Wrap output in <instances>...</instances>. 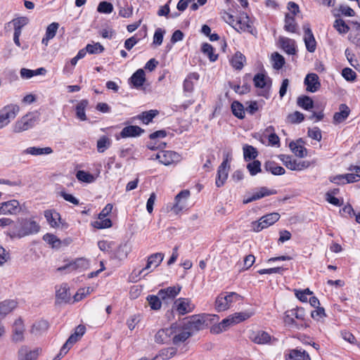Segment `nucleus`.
I'll return each mask as SVG.
<instances>
[{
    "mask_svg": "<svg viewBox=\"0 0 360 360\" xmlns=\"http://www.w3.org/2000/svg\"><path fill=\"white\" fill-rule=\"evenodd\" d=\"M40 226L32 218H19L17 222L10 227L6 234L11 238H22L37 233Z\"/></svg>",
    "mask_w": 360,
    "mask_h": 360,
    "instance_id": "nucleus-1",
    "label": "nucleus"
},
{
    "mask_svg": "<svg viewBox=\"0 0 360 360\" xmlns=\"http://www.w3.org/2000/svg\"><path fill=\"white\" fill-rule=\"evenodd\" d=\"M164 259V254L157 252L151 255L148 257L147 264L145 268L141 270L136 271V269L132 271L129 276V280L131 282H136L139 279V276L145 271L150 269L153 266L154 268L158 267Z\"/></svg>",
    "mask_w": 360,
    "mask_h": 360,
    "instance_id": "nucleus-2",
    "label": "nucleus"
},
{
    "mask_svg": "<svg viewBox=\"0 0 360 360\" xmlns=\"http://www.w3.org/2000/svg\"><path fill=\"white\" fill-rule=\"evenodd\" d=\"M280 215L277 212H272L262 217L258 221L251 223V229L255 232H259L262 229L273 225L278 221Z\"/></svg>",
    "mask_w": 360,
    "mask_h": 360,
    "instance_id": "nucleus-3",
    "label": "nucleus"
},
{
    "mask_svg": "<svg viewBox=\"0 0 360 360\" xmlns=\"http://www.w3.org/2000/svg\"><path fill=\"white\" fill-rule=\"evenodd\" d=\"M209 314H198L192 316L190 320L184 323L186 329L190 332L203 330L207 326Z\"/></svg>",
    "mask_w": 360,
    "mask_h": 360,
    "instance_id": "nucleus-4",
    "label": "nucleus"
},
{
    "mask_svg": "<svg viewBox=\"0 0 360 360\" xmlns=\"http://www.w3.org/2000/svg\"><path fill=\"white\" fill-rule=\"evenodd\" d=\"M19 106L10 104L4 107L0 110V129L8 125L11 120H13L19 112Z\"/></svg>",
    "mask_w": 360,
    "mask_h": 360,
    "instance_id": "nucleus-5",
    "label": "nucleus"
},
{
    "mask_svg": "<svg viewBox=\"0 0 360 360\" xmlns=\"http://www.w3.org/2000/svg\"><path fill=\"white\" fill-rule=\"evenodd\" d=\"M37 121V116L35 113L30 112L23 116L18 120L14 127V131L20 133L32 128Z\"/></svg>",
    "mask_w": 360,
    "mask_h": 360,
    "instance_id": "nucleus-6",
    "label": "nucleus"
},
{
    "mask_svg": "<svg viewBox=\"0 0 360 360\" xmlns=\"http://www.w3.org/2000/svg\"><path fill=\"white\" fill-rule=\"evenodd\" d=\"M233 27L238 32H246L252 34L257 33L256 29L253 27L251 20L245 13L240 14V16L236 21L235 25H233Z\"/></svg>",
    "mask_w": 360,
    "mask_h": 360,
    "instance_id": "nucleus-7",
    "label": "nucleus"
},
{
    "mask_svg": "<svg viewBox=\"0 0 360 360\" xmlns=\"http://www.w3.org/2000/svg\"><path fill=\"white\" fill-rule=\"evenodd\" d=\"M229 153H227L225 155V158L221 165L219 166L217 169V174L215 181V184L217 187H221L225 184L229 174V170L230 166L229 165Z\"/></svg>",
    "mask_w": 360,
    "mask_h": 360,
    "instance_id": "nucleus-8",
    "label": "nucleus"
},
{
    "mask_svg": "<svg viewBox=\"0 0 360 360\" xmlns=\"http://www.w3.org/2000/svg\"><path fill=\"white\" fill-rule=\"evenodd\" d=\"M238 296L236 292H230L227 295L220 294L215 301V308L217 311H223L229 309L233 302V298H237Z\"/></svg>",
    "mask_w": 360,
    "mask_h": 360,
    "instance_id": "nucleus-9",
    "label": "nucleus"
},
{
    "mask_svg": "<svg viewBox=\"0 0 360 360\" xmlns=\"http://www.w3.org/2000/svg\"><path fill=\"white\" fill-rule=\"evenodd\" d=\"M174 333H175L174 323L169 328L159 330L155 335V340L160 344H171L172 343Z\"/></svg>",
    "mask_w": 360,
    "mask_h": 360,
    "instance_id": "nucleus-10",
    "label": "nucleus"
},
{
    "mask_svg": "<svg viewBox=\"0 0 360 360\" xmlns=\"http://www.w3.org/2000/svg\"><path fill=\"white\" fill-rule=\"evenodd\" d=\"M174 307L179 314L184 315L191 312L194 309L195 305L190 299L180 297L174 302Z\"/></svg>",
    "mask_w": 360,
    "mask_h": 360,
    "instance_id": "nucleus-11",
    "label": "nucleus"
},
{
    "mask_svg": "<svg viewBox=\"0 0 360 360\" xmlns=\"http://www.w3.org/2000/svg\"><path fill=\"white\" fill-rule=\"evenodd\" d=\"M89 261L84 258H77L75 261H72L63 266L57 269L58 271H62L65 270L75 271V270H84L89 267Z\"/></svg>",
    "mask_w": 360,
    "mask_h": 360,
    "instance_id": "nucleus-12",
    "label": "nucleus"
},
{
    "mask_svg": "<svg viewBox=\"0 0 360 360\" xmlns=\"http://www.w3.org/2000/svg\"><path fill=\"white\" fill-rule=\"evenodd\" d=\"M174 324L175 333L173 335L172 344L177 345L186 341L191 335V332L187 330L186 328H184L177 323Z\"/></svg>",
    "mask_w": 360,
    "mask_h": 360,
    "instance_id": "nucleus-13",
    "label": "nucleus"
},
{
    "mask_svg": "<svg viewBox=\"0 0 360 360\" xmlns=\"http://www.w3.org/2000/svg\"><path fill=\"white\" fill-rule=\"evenodd\" d=\"M179 158L178 153L171 150L161 151L156 155V158L159 160L160 162L165 165H169L174 162H177Z\"/></svg>",
    "mask_w": 360,
    "mask_h": 360,
    "instance_id": "nucleus-14",
    "label": "nucleus"
},
{
    "mask_svg": "<svg viewBox=\"0 0 360 360\" xmlns=\"http://www.w3.org/2000/svg\"><path fill=\"white\" fill-rule=\"evenodd\" d=\"M304 83L307 86V91L311 93L317 91L321 87L319 76L315 73L307 74Z\"/></svg>",
    "mask_w": 360,
    "mask_h": 360,
    "instance_id": "nucleus-15",
    "label": "nucleus"
},
{
    "mask_svg": "<svg viewBox=\"0 0 360 360\" xmlns=\"http://www.w3.org/2000/svg\"><path fill=\"white\" fill-rule=\"evenodd\" d=\"M190 195V192L188 190H184L178 193L175 197V204L172 207V210L178 214L182 211L186 207V201Z\"/></svg>",
    "mask_w": 360,
    "mask_h": 360,
    "instance_id": "nucleus-16",
    "label": "nucleus"
},
{
    "mask_svg": "<svg viewBox=\"0 0 360 360\" xmlns=\"http://www.w3.org/2000/svg\"><path fill=\"white\" fill-rule=\"evenodd\" d=\"M39 351V348L31 350L27 346H22L18 351V360H37Z\"/></svg>",
    "mask_w": 360,
    "mask_h": 360,
    "instance_id": "nucleus-17",
    "label": "nucleus"
},
{
    "mask_svg": "<svg viewBox=\"0 0 360 360\" xmlns=\"http://www.w3.org/2000/svg\"><path fill=\"white\" fill-rule=\"evenodd\" d=\"M181 289V287L179 285L169 286L160 290L158 295L162 300H173L179 294Z\"/></svg>",
    "mask_w": 360,
    "mask_h": 360,
    "instance_id": "nucleus-18",
    "label": "nucleus"
},
{
    "mask_svg": "<svg viewBox=\"0 0 360 360\" xmlns=\"http://www.w3.org/2000/svg\"><path fill=\"white\" fill-rule=\"evenodd\" d=\"M284 354L286 360H311L309 354L302 349H289Z\"/></svg>",
    "mask_w": 360,
    "mask_h": 360,
    "instance_id": "nucleus-19",
    "label": "nucleus"
},
{
    "mask_svg": "<svg viewBox=\"0 0 360 360\" xmlns=\"http://www.w3.org/2000/svg\"><path fill=\"white\" fill-rule=\"evenodd\" d=\"M144 129L136 125H130L125 127L121 131L120 136L121 138L126 139L129 137H138L144 133Z\"/></svg>",
    "mask_w": 360,
    "mask_h": 360,
    "instance_id": "nucleus-20",
    "label": "nucleus"
},
{
    "mask_svg": "<svg viewBox=\"0 0 360 360\" xmlns=\"http://www.w3.org/2000/svg\"><path fill=\"white\" fill-rule=\"evenodd\" d=\"M304 41L307 50L313 53L316 50V42L314 39L311 30L308 26H304Z\"/></svg>",
    "mask_w": 360,
    "mask_h": 360,
    "instance_id": "nucleus-21",
    "label": "nucleus"
},
{
    "mask_svg": "<svg viewBox=\"0 0 360 360\" xmlns=\"http://www.w3.org/2000/svg\"><path fill=\"white\" fill-rule=\"evenodd\" d=\"M44 217L52 228H58L60 223V214L55 210H47L44 211Z\"/></svg>",
    "mask_w": 360,
    "mask_h": 360,
    "instance_id": "nucleus-22",
    "label": "nucleus"
},
{
    "mask_svg": "<svg viewBox=\"0 0 360 360\" xmlns=\"http://www.w3.org/2000/svg\"><path fill=\"white\" fill-rule=\"evenodd\" d=\"M250 338L256 344L264 345L270 342L271 337L268 333L259 330L257 332H253Z\"/></svg>",
    "mask_w": 360,
    "mask_h": 360,
    "instance_id": "nucleus-23",
    "label": "nucleus"
},
{
    "mask_svg": "<svg viewBox=\"0 0 360 360\" xmlns=\"http://www.w3.org/2000/svg\"><path fill=\"white\" fill-rule=\"evenodd\" d=\"M146 75L143 69L137 70L130 77V83L136 89L142 86L146 81Z\"/></svg>",
    "mask_w": 360,
    "mask_h": 360,
    "instance_id": "nucleus-24",
    "label": "nucleus"
},
{
    "mask_svg": "<svg viewBox=\"0 0 360 360\" xmlns=\"http://www.w3.org/2000/svg\"><path fill=\"white\" fill-rule=\"evenodd\" d=\"M253 82L257 88H269L271 85V79L264 73H257L253 78Z\"/></svg>",
    "mask_w": 360,
    "mask_h": 360,
    "instance_id": "nucleus-25",
    "label": "nucleus"
},
{
    "mask_svg": "<svg viewBox=\"0 0 360 360\" xmlns=\"http://www.w3.org/2000/svg\"><path fill=\"white\" fill-rule=\"evenodd\" d=\"M199 74L197 72L189 73L184 81L183 88L184 92L191 93L194 89V82L199 79Z\"/></svg>",
    "mask_w": 360,
    "mask_h": 360,
    "instance_id": "nucleus-26",
    "label": "nucleus"
},
{
    "mask_svg": "<svg viewBox=\"0 0 360 360\" xmlns=\"http://www.w3.org/2000/svg\"><path fill=\"white\" fill-rule=\"evenodd\" d=\"M53 153V149L51 147L39 148V147H29L24 150L22 153L24 155H31L33 156L49 155Z\"/></svg>",
    "mask_w": 360,
    "mask_h": 360,
    "instance_id": "nucleus-27",
    "label": "nucleus"
},
{
    "mask_svg": "<svg viewBox=\"0 0 360 360\" xmlns=\"http://www.w3.org/2000/svg\"><path fill=\"white\" fill-rule=\"evenodd\" d=\"M279 42L281 48L289 55L295 54V41L287 37H280Z\"/></svg>",
    "mask_w": 360,
    "mask_h": 360,
    "instance_id": "nucleus-28",
    "label": "nucleus"
},
{
    "mask_svg": "<svg viewBox=\"0 0 360 360\" xmlns=\"http://www.w3.org/2000/svg\"><path fill=\"white\" fill-rule=\"evenodd\" d=\"M234 324L232 316H229L228 318L223 319L218 325L213 326L211 328V332L214 334H218L226 330L228 328Z\"/></svg>",
    "mask_w": 360,
    "mask_h": 360,
    "instance_id": "nucleus-29",
    "label": "nucleus"
},
{
    "mask_svg": "<svg viewBox=\"0 0 360 360\" xmlns=\"http://www.w3.org/2000/svg\"><path fill=\"white\" fill-rule=\"evenodd\" d=\"M58 27L59 24L58 22H52L46 27L45 36L41 40L43 44L47 45L49 40L56 36Z\"/></svg>",
    "mask_w": 360,
    "mask_h": 360,
    "instance_id": "nucleus-30",
    "label": "nucleus"
},
{
    "mask_svg": "<svg viewBox=\"0 0 360 360\" xmlns=\"http://www.w3.org/2000/svg\"><path fill=\"white\" fill-rule=\"evenodd\" d=\"M24 332V326L22 323V321L19 319H17L14 323L13 326V340L15 342L22 341L24 338L23 337Z\"/></svg>",
    "mask_w": 360,
    "mask_h": 360,
    "instance_id": "nucleus-31",
    "label": "nucleus"
},
{
    "mask_svg": "<svg viewBox=\"0 0 360 360\" xmlns=\"http://www.w3.org/2000/svg\"><path fill=\"white\" fill-rule=\"evenodd\" d=\"M350 110L346 104L340 105V112H337L333 115V120L335 123H341L349 116Z\"/></svg>",
    "mask_w": 360,
    "mask_h": 360,
    "instance_id": "nucleus-32",
    "label": "nucleus"
},
{
    "mask_svg": "<svg viewBox=\"0 0 360 360\" xmlns=\"http://www.w3.org/2000/svg\"><path fill=\"white\" fill-rule=\"evenodd\" d=\"M264 167L266 172H271L274 175H282L285 172L283 167L279 166L274 161L266 162Z\"/></svg>",
    "mask_w": 360,
    "mask_h": 360,
    "instance_id": "nucleus-33",
    "label": "nucleus"
},
{
    "mask_svg": "<svg viewBox=\"0 0 360 360\" xmlns=\"http://www.w3.org/2000/svg\"><path fill=\"white\" fill-rule=\"evenodd\" d=\"M302 142V139H299L297 142H290L289 146L292 153L297 157L304 158L307 156V150L306 148L300 145L299 143Z\"/></svg>",
    "mask_w": 360,
    "mask_h": 360,
    "instance_id": "nucleus-34",
    "label": "nucleus"
},
{
    "mask_svg": "<svg viewBox=\"0 0 360 360\" xmlns=\"http://www.w3.org/2000/svg\"><path fill=\"white\" fill-rule=\"evenodd\" d=\"M20 204L16 200L4 202V214H15L20 211Z\"/></svg>",
    "mask_w": 360,
    "mask_h": 360,
    "instance_id": "nucleus-35",
    "label": "nucleus"
},
{
    "mask_svg": "<svg viewBox=\"0 0 360 360\" xmlns=\"http://www.w3.org/2000/svg\"><path fill=\"white\" fill-rule=\"evenodd\" d=\"M86 328L83 325H79L73 334H72L66 341V345L72 346L84 333Z\"/></svg>",
    "mask_w": 360,
    "mask_h": 360,
    "instance_id": "nucleus-36",
    "label": "nucleus"
},
{
    "mask_svg": "<svg viewBox=\"0 0 360 360\" xmlns=\"http://www.w3.org/2000/svg\"><path fill=\"white\" fill-rule=\"evenodd\" d=\"M284 322L288 326H289L292 328H294L295 329H297V330L306 328L309 326V325L306 322L301 323H298L297 322H296L295 321L293 316L290 315L289 311H288L285 313V316L284 317Z\"/></svg>",
    "mask_w": 360,
    "mask_h": 360,
    "instance_id": "nucleus-37",
    "label": "nucleus"
},
{
    "mask_svg": "<svg viewBox=\"0 0 360 360\" xmlns=\"http://www.w3.org/2000/svg\"><path fill=\"white\" fill-rule=\"evenodd\" d=\"M46 72V70L44 68H39L34 70L27 68H22L20 70V76L25 79H30L34 76L45 75Z\"/></svg>",
    "mask_w": 360,
    "mask_h": 360,
    "instance_id": "nucleus-38",
    "label": "nucleus"
},
{
    "mask_svg": "<svg viewBox=\"0 0 360 360\" xmlns=\"http://www.w3.org/2000/svg\"><path fill=\"white\" fill-rule=\"evenodd\" d=\"M89 101L86 99H84L80 101L76 105V116L79 120L82 121L86 120L85 109L87 107Z\"/></svg>",
    "mask_w": 360,
    "mask_h": 360,
    "instance_id": "nucleus-39",
    "label": "nucleus"
},
{
    "mask_svg": "<svg viewBox=\"0 0 360 360\" xmlns=\"http://www.w3.org/2000/svg\"><path fill=\"white\" fill-rule=\"evenodd\" d=\"M112 144V140L107 136H102L97 141L96 148L98 153H103L108 149Z\"/></svg>",
    "mask_w": 360,
    "mask_h": 360,
    "instance_id": "nucleus-40",
    "label": "nucleus"
},
{
    "mask_svg": "<svg viewBox=\"0 0 360 360\" xmlns=\"http://www.w3.org/2000/svg\"><path fill=\"white\" fill-rule=\"evenodd\" d=\"M245 57L240 52H236L231 60L232 66L236 70H241L244 65Z\"/></svg>",
    "mask_w": 360,
    "mask_h": 360,
    "instance_id": "nucleus-41",
    "label": "nucleus"
},
{
    "mask_svg": "<svg viewBox=\"0 0 360 360\" xmlns=\"http://www.w3.org/2000/svg\"><path fill=\"white\" fill-rule=\"evenodd\" d=\"M16 307V302L13 300H6L0 303V317L10 313Z\"/></svg>",
    "mask_w": 360,
    "mask_h": 360,
    "instance_id": "nucleus-42",
    "label": "nucleus"
},
{
    "mask_svg": "<svg viewBox=\"0 0 360 360\" xmlns=\"http://www.w3.org/2000/svg\"><path fill=\"white\" fill-rule=\"evenodd\" d=\"M158 114V111L157 110H150L148 111L143 112L141 114L139 115L136 118L141 120L143 124H148L150 122H152L153 119Z\"/></svg>",
    "mask_w": 360,
    "mask_h": 360,
    "instance_id": "nucleus-43",
    "label": "nucleus"
},
{
    "mask_svg": "<svg viewBox=\"0 0 360 360\" xmlns=\"http://www.w3.org/2000/svg\"><path fill=\"white\" fill-rule=\"evenodd\" d=\"M231 110L233 114L238 119H243L245 117V108L242 103L239 101H235L231 104Z\"/></svg>",
    "mask_w": 360,
    "mask_h": 360,
    "instance_id": "nucleus-44",
    "label": "nucleus"
},
{
    "mask_svg": "<svg viewBox=\"0 0 360 360\" xmlns=\"http://www.w3.org/2000/svg\"><path fill=\"white\" fill-rule=\"evenodd\" d=\"M56 298L64 302H67L70 300V294L68 292L66 284L62 285L56 290Z\"/></svg>",
    "mask_w": 360,
    "mask_h": 360,
    "instance_id": "nucleus-45",
    "label": "nucleus"
},
{
    "mask_svg": "<svg viewBox=\"0 0 360 360\" xmlns=\"http://www.w3.org/2000/svg\"><path fill=\"white\" fill-rule=\"evenodd\" d=\"M202 52L206 55L210 61H215L217 60L218 55L214 53V48L208 43H204L201 47Z\"/></svg>",
    "mask_w": 360,
    "mask_h": 360,
    "instance_id": "nucleus-46",
    "label": "nucleus"
},
{
    "mask_svg": "<svg viewBox=\"0 0 360 360\" xmlns=\"http://www.w3.org/2000/svg\"><path fill=\"white\" fill-rule=\"evenodd\" d=\"M297 105L304 110H309L314 106V102L312 99L307 96H302L297 98Z\"/></svg>",
    "mask_w": 360,
    "mask_h": 360,
    "instance_id": "nucleus-47",
    "label": "nucleus"
},
{
    "mask_svg": "<svg viewBox=\"0 0 360 360\" xmlns=\"http://www.w3.org/2000/svg\"><path fill=\"white\" fill-rule=\"evenodd\" d=\"M284 29L292 33L296 32L297 25L295 18L288 13L285 15Z\"/></svg>",
    "mask_w": 360,
    "mask_h": 360,
    "instance_id": "nucleus-48",
    "label": "nucleus"
},
{
    "mask_svg": "<svg viewBox=\"0 0 360 360\" xmlns=\"http://www.w3.org/2000/svg\"><path fill=\"white\" fill-rule=\"evenodd\" d=\"M28 22L29 20L26 17H20L13 19L11 22L14 27V32L21 33L22 27L25 26Z\"/></svg>",
    "mask_w": 360,
    "mask_h": 360,
    "instance_id": "nucleus-49",
    "label": "nucleus"
},
{
    "mask_svg": "<svg viewBox=\"0 0 360 360\" xmlns=\"http://www.w3.org/2000/svg\"><path fill=\"white\" fill-rule=\"evenodd\" d=\"M243 155L245 161H250L257 156V151L253 146L247 145L243 147Z\"/></svg>",
    "mask_w": 360,
    "mask_h": 360,
    "instance_id": "nucleus-50",
    "label": "nucleus"
},
{
    "mask_svg": "<svg viewBox=\"0 0 360 360\" xmlns=\"http://www.w3.org/2000/svg\"><path fill=\"white\" fill-rule=\"evenodd\" d=\"M291 167H289V169L293 171H301L308 168L310 166V162L307 160H297L293 159L292 162Z\"/></svg>",
    "mask_w": 360,
    "mask_h": 360,
    "instance_id": "nucleus-51",
    "label": "nucleus"
},
{
    "mask_svg": "<svg viewBox=\"0 0 360 360\" xmlns=\"http://www.w3.org/2000/svg\"><path fill=\"white\" fill-rule=\"evenodd\" d=\"M176 354L174 348L162 349L160 353L153 358V360H167L173 357Z\"/></svg>",
    "mask_w": 360,
    "mask_h": 360,
    "instance_id": "nucleus-52",
    "label": "nucleus"
},
{
    "mask_svg": "<svg viewBox=\"0 0 360 360\" xmlns=\"http://www.w3.org/2000/svg\"><path fill=\"white\" fill-rule=\"evenodd\" d=\"M43 240L48 244L51 245L52 248H59L60 246V240L53 234L46 233L43 236Z\"/></svg>",
    "mask_w": 360,
    "mask_h": 360,
    "instance_id": "nucleus-53",
    "label": "nucleus"
},
{
    "mask_svg": "<svg viewBox=\"0 0 360 360\" xmlns=\"http://www.w3.org/2000/svg\"><path fill=\"white\" fill-rule=\"evenodd\" d=\"M76 176L79 181L85 183H92L95 180L94 176L91 174L83 170L78 171Z\"/></svg>",
    "mask_w": 360,
    "mask_h": 360,
    "instance_id": "nucleus-54",
    "label": "nucleus"
},
{
    "mask_svg": "<svg viewBox=\"0 0 360 360\" xmlns=\"http://www.w3.org/2000/svg\"><path fill=\"white\" fill-rule=\"evenodd\" d=\"M159 295H148L147 300L150 308L153 310L160 309L161 307V301Z\"/></svg>",
    "mask_w": 360,
    "mask_h": 360,
    "instance_id": "nucleus-55",
    "label": "nucleus"
},
{
    "mask_svg": "<svg viewBox=\"0 0 360 360\" xmlns=\"http://www.w3.org/2000/svg\"><path fill=\"white\" fill-rule=\"evenodd\" d=\"M252 312L249 311H243V312H238L235 313L233 315H231L232 319H233L234 323H238L241 321H243L250 317L252 316Z\"/></svg>",
    "mask_w": 360,
    "mask_h": 360,
    "instance_id": "nucleus-56",
    "label": "nucleus"
},
{
    "mask_svg": "<svg viewBox=\"0 0 360 360\" xmlns=\"http://www.w3.org/2000/svg\"><path fill=\"white\" fill-rule=\"evenodd\" d=\"M247 169H248L250 175L255 176L262 171L261 162L259 160H255L252 162L248 164Z\"/></svg>",
    "mask_w": 360,
    "mask_h": 360,
    "instance_id": "nucleus-57",
    "label": "nucleus"
},
{
    "mask_svg": "<svg viewBox=\"0 0 360 360\" xmlns=\"http://www.w3.org/2000/svg\"><path fill=\"white\" fill-rule=\"evenodd\" d=\"M104 47L99 42L94 43L93 44H88L86 45V50L89 54H98L104 51Z\"/></svg>",
    "mask_w": 360,
    "mask_h": 360,
    "instance_id": "nucleus-58",
    "label": "nucleus"
},
{
    "mask_svg": "<svg viewBox=\"0 0 360 360\" xmlns=\"http://www.w3.org/2000/svg\"><path fill=\"white\" fill-rule=\"evenodd\" d=\"M304 115L299 111H295L293 113L289 114L287 117L288 122L292 124L300 123L304 120Z\"/></svg>",
    "mask_w": 360,
    "mask_h": 360,
    "instance_id": "nucleus-59",
    "label": "nucleus"
},
{
    "mask_svg": "<svg viewBox=\"0 0 360 360\" xmlns=\"http://www.w3.org/2000/svg\"><path fill=\"white\" fill-rule=\"evenodd\" d=\"M113 11V6L111 3L107 1H101L98 7L97 11L101 13H110Z\"/></svg>",
    "mask_w": 360,
    "mask_h": 360,
    "instance_id": "nucleus-60",
    "label": "nucleus"
},
{
    "mask_svg": "<svg viewBox=\"0 0 360 360\" xmlns=\"http://www.w3.org/2000/svg\"><path fill=\"white\" fill-rule=\"evenodd\" d=\"M271 58L274 62L273 66L275 69L279 70L283 66L285 63L284 58L278 53H274Z\"/></svg>",
    "mask_w": 360,
    "mask_h": 360,
    "instance_id": "nucleus-61",
    "label": "nucleus"
},
{
    "mask_svg": "<svg viewBox=\"0 0 360 360\" xmlns=\"http://www.w3.org/2000/svg\"><path fill=\"white\" fill-rule=\"evenodd\" d=\"M290 315L292 316L293 318H295L298 320H300L302 321H304V317H305V312L304 309L302 307H297L296 309H292L291 310H289Z\"/></svg>",
    "mask_w": 360,
    "mask_h": 360,
    "instance_id": "nucleus-62",
    "label": "nucleus"
},
{
    "mask_svg": "<svg viewBox=\"0 0 360 360\" xmlns=\"http://www.w3.org/2000/svg\"><path fill=\"white\" fill-rule=\"evenodd\" d=\"M93 225L95 228L98 229H106L112 226V221L109 218H104L94 221Z\"/></svg>",
    "mask_w": 360,
    "mask_h": 360,
    "instance_id": "nucleus-63",
    "label": "nucleus"
},
{
    "mask_svg": "<svg viewBox=\"0 0 360 360\" xmlns=\"http://www.w3.org/2000/svg\"><path fill=\"white\" fill-rule=\"evenodd\" d=\"M334 27L340 33H347L349 28L345 22L342 19H337L334 22Z\"/></svg>",
    "mask_w": 360,
    "mask_h": 360,
    "instance_id": "nucleus-64",
    "label": "nucleus"
}]
</instances>
